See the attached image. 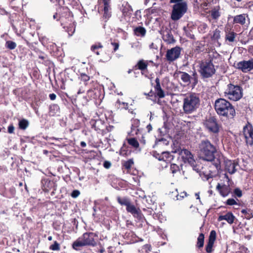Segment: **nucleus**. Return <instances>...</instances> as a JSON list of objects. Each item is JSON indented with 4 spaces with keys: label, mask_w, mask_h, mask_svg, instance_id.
<instances>
[{
    "label": "nucleus",
    "mask_w": 253,
    "mask_h": 253,
    "mask_svg": "<svg viewBox=\"0 0 253 253\" xmlns=\"http://www.w3.org/2000/svg\"><path fill=\"white\" fill-rule=\"evenodd\" d=\"M198 154L200 158L203 160L212 162V165L218 171L221 168L220 156L216 157L215 146L208 139L203 140L199 144Z\"/></svg>",
    "instance_id": "f257e3e1"
},
{
    "label": "nucleus",
    "mask_w": 253,
    "mask_h": 253,
    "mask_svg": "<svg viewBox=\"0 0 253 253\" xmlns=\"http://www.w3.org/2000/svg\"><path fill=\"white\" fill-rule=\"evenodd\" d=\"M214 109L217 114L227 119H233L236 115L234 107L228 100L218 98L215 101Z\"/></svg>",
    "instance_id": "f03ea898"
},
{
    "label": "nucleus",
    "mask_w": 253,
    "mask_h": 253,
    "mask_svg": "<svg viewBox=\"0 0 253 253\" xmlns=\"http://www.w3.org/2000/svg\"><path fill=\"white\" fill-rule=\"evenodd\" d=\"M198 72L201 78L204 80L211 78L216 72L213 59L210 57L201 60L199 64Z\"/></svg>",
    "instance_id": "7ed1b4c3"
},
{
    "label": "nucleus",
    "mask_w": 253,
    "mask_h": 253,
    "mask_svg": "<svg viewBox=\"0 0 253 253\" xmlns=\"http://www.w3.org/2000/svg\"><path fill=\"white\" fill-rule=\"evenodd\" d=\"M200 104L199 97L195 93H190L183 99V109L186 114L195 111Z\"/></svg>",
    "instance_id": "20e7f679"
},
{
    "label": "nucleus",
    "mask_w": 253,
    "mask_h": 253,
    "mask_svg": "<svg viewBox=\"0 0 253 253\" xmlns=\"http://www.w3.org/2000/svg\"><path fill=\"white\" fill-rule=\"evenodd\" d=\"M53 18L56 21H60L62 25H65L73 20V15L69 8L59 5L56 12L53 15Z\"/></svg>",
    "instance_id": "39448f33"
},
{
    "label": "nucleus",
    "mask_w": 253,
    "mask_h": 253,
    "mask_svg": "<svg viewBox=\"0 0 253 253\" xmlns=\"http://www.w3.org/2000/svg\"><path fill=\"white\" fill-rule=\"evenodd\" d=\"M224 94L229 100L237 101L243 97V89L240 85L229 84L227 86Z\"/></svg>",
    "instance_id": "423d86ee"
},
{
    "label": "nucleus",
    "mask_w": 253,
    "mask_h": 253,
    "mask_svg": "<svg viewBox=\"0 0 253 253\" xmlns=\"http://www.w3.org/2000/svg\"><path fill=\"white\" fill-rule=\"evenodd\" d=\"M203 125L209 132L216 135L219 133L221 128V125L215 116H210L206 118Z\"/></svg>",
    "instance_id": "0eeeda50"
},
{
    "label": "nucleus",
    "mask_w": 253,
    "mask_h": 253,
    "mask_svg": "<svg viewBox=\"0 0 253 253\" xmlns=\"http://www.w3.org/2000/svg\"><path fill=\"white\" fill-rule=\"evenodd\" d=\"M111 0H98V12L102 15V18L106 22L112 16Z\"/></svg>",
    "instance_id": "6e6552de"
},
{
    "label": "nucleus",
    "mask_w": 253,
    "mask_h": 253,
    "mask_svg": "<svg viewBox=\"0 0 253 253\" xmlns=\"http://www.w3.org/2000/svg\"><path fill=\"white\" fill-rule=\"evenodd\" d=\"M187 2L173 4L172 7L171 19L173 21L179 20L187 12Z\"/></svg>",
    "instance_id": "1a4fd4ad"
},
{
    "label": "nucleus",
    "mask_w": 253,
    "mask_h": 253,
    "mask_svg": "<svg viewBox=\"0 0 253 253\" xmlns=\"http://www.w3.org/2000/svg\"><path fill=\"white\" fill-rule=\"evenodd\" d=\"M178 74H180V79L182 81L187 85L191 84L193 87H195L198 83V76L195 70L192 72V76L187 73L178 71Z\"/></svg>",
    "instance_id": "9d476101"
},
{
    "label": "nucleus",
    "mask_w": 253,
    "mask_h": 253,
    "mask_svg": "<svg viewBox=\"0 0 253 253\" xmlns=\"http://www.w3.org/2000/svg\"><path fill=\"white\" fill-rule=\"evenodd\" d=\"M243 133L248 146H253V126L249 123L243 127Z\"/></svg>",
    "instance_id": "9b49d317"
},
{
    "label": "nucleus",
    "mask_w": 253,
    "mask_h": 253,
    "mask_svg": "<svg viewBox=\"0 0 253 253\" xmlns=\"http://www.w3.org/2000/svg\"><path fill=\"white\" fill-rule=\"evenodd\" d=\"M182 158L184 163H188L194 170L198 171L199 169L197 168L196 162L194 159L193 155L190 151L187 149H183L181 151Z\"/></svg>",
    "instance_id": "f8f14e48"
},
{
    "label": "nucleus",
    "mask_w": 253,
    "mask_h": 253,
    "mask_svg": "<svg viewBox=\"0 0 253 253\" xmlns=\"http://www.w3.org/2000/svg\"><path fill=\"white\" fill-rule=\"evenodd\" d=\"M92 126L94 128V129L97 132V133H100L102 135L111 131L114 128V126H105L104 123L101 120L96 121Z\"/></svg>",
    "instance_id": "ddd939ff"
},
{
    "label": "nucleus",
    "mask_w": 253,
    "mask_h": 253,
    "mask_svg": "<svg viewBox=\"0 0 253 253\" xmlns=\"http://www.w3.org/2000/svg\"><path fill=\"white\" fill-rule=\"evenodd\" d=\"M182 48L176 46L167 51L166 58L168 61L171 62L177 59L181 54Z\"/></svg>",
    "instance_id": "4468645a"
},
{
    "label": "nucleus",
    "mask_w": 253,
    "mask_h": 253,
    "mask_svg": "<svg viewBox=\"0 0 253 253\" xmlns=\"http://www.w3.org/2000/svg\"><path fill=\"white\" fill-rule=\"evenodd\" d=\"M97 237V235L93 232H85L80 237L86 246L94 247L97 245L95 240Z\"/></svg>",
    "instance_id": "2eb2a0df"
},
{
    "label": "nucleus",
    "mask_w": 253,
    "mask_h": 253,
    "mask_svg": "<svg viewBox=\"0 0 253 253\" xmlns=\"http://www.w3.org/2000/svg\"><path fill=\"white\" fill-rule=\"evenodd\" d=\"M236 68L245 73L250 72L253 70V58L238 62Z\"/></svg>",
    "instance_id": "dca6fc26"
},
{
    "label": "nucleus",
    "mask_w": 253,
    "mask_h": 253,
    "mask_svg": "<svg viewBox=\"0 0 253 253\" xmlns=\"http://www.w3.org/2000/svg\"><path fill=\"white\" fill-rule=\"evenodd\" d=\"M149 63H153V62L152 60L140 59L138 61L134 66H133V69L139 70L141 71V74L142 75H145V73L148 72L147 68Z\"/></svg>",
    "instance_id": "f3484780"
},
{
    "label": "nucleus",
    "mask_w": 253,
    "mask_h": 253,
    "mask_svg": "<svg viewBox=\"0 0 253 253\" xmlns=\"http://www.w3.org/2000/svg\"><path fill=\"white\" fill-rule=\"evenodd\" d=\"M42 190L45 192H48L52 189V193H54V191L56 190L57 185L52 180L44 178L42 180Z\"/></svg>",
    "instance_id": "a211bd4d"
},
{
    "label": "nucleus",
    "mask_w": 253,
    "mask_h": 253,
    "mask_svg": "<svg viewBox=\"0 0 253 253\" xmlns=\"http://www.w3.org/2000/svg\"><path fill=\"white\" fill-rule=\"evenodd\" d=\"M126 211L127 212L131 213L134 218H137L138 220H141L143 218V215L140 209L136 208L131 203L126 207Z\"/></svg>",
    "instance_id": "6ab92c4d"
},
{
    "label": "nucleus",
    "mask_w": 253,
    "mask_h": 253,
    "mask_svg": "<svg viewBox=\"0 0 253 253\" xmlns=\"http://www.w3.org/2000/svg\"><path fill=\"white\" fill-rule=\"evenodd\" d=\"M216 238V233L214 230L210 232L208 242L206 246L205 250L207 253H211L213 251V247Z\"/></svg>",
    "instance_id": "aec40b11"
},
{
    "label": "nucleus",
    "mask_w": 253,
    "mask_h": 253,
    "mask_svg": "<svg viewBox=\"0 0 253 253\" xmlns=\"http://www.w3.org/2000/svg\"><path fill=\"white\" fill-rule=\"evenodd\" d=\"M162 38L163 40L168 44L174 43L175 40L171 33V30L167 28L162 31Z\"/></svg>",
    "instance_id": "412c9836"
},
{
    "label": "nucleus",
    "mask_w": 253,
    "mask_h": 253,
    "mask_svg": "<svg viewBox=\"0 0 253 253\" xmlns=\"http://www.w3.org/2000/svg\"><path fill=\"white\" fill-rule=\"evenodd\" d=\"M80 78L85 86H88V87L91 85L95 86L97 85V82L92 80L93 77L89 76L85 73H81Z\"/></svg>",
    "instance_id": "4be33fe9"
},
{
    "label": "nucleus",
    "mask_w": 253,
    "mask_h": 253,
    "mask_svg": "<svg viewBox=\"0 0 253 253\" xmlns=\"http://www.w3.org/2000/svg\"><path fill=\"white\" fill-rule=\"evenodd\" d=\"M216 190L219 192L220 195L223 197L227 196L231 192V188L229 185L225 184H220L217 183L216 186Z\"/></svg>",
    "instance_id": "5701e85b"
},
{
    "label": "nucleus",
    "mask_w": 253,
    "mask_h": 253,
    "mask_svg": "<svg viewBox=\"0 0 253 253\" xmlns=\"http://www.w3.org/2000/svg\"><path fill=\"white\" fill-rule=\"evenodd\" d=\"M121 10L122 12L123 15L125 17L130 18L132 12V8L130 5L126 1L124 2L122 6L121 7Z\"/></svg>",
    "instance_id": "b1692460"
},
{
    "label": "nucleus",
    "mask_w": 253,
    "mask_h": 253,
    "mask_svg": "<svg viewBox=\"0 0 253 253\" xmlns=\"http://www.w3.org/2000/svg\"><path fill=\"white\" fill-rule=\"evenodd\" d=\"M155 82L156 84L154 85L156 96H158L159 98H163L165 96V93L164 90L162 88L160 84V80L159 77H157Z\"/></svg>",
    "instance_id": "393cba45"
},
{
    "label": "nucleus",
    "mask_w": 253,
    "mask_h": 253,
    "mask_svg": "<svg viewBox=\"0 0 253 253\" xmlns=\"http://www.w3.org/2000/svg\"><path fill=\"white\" fill-rule=\"evenodd\" d=\"M42 42L44 46L46 47L48 49L50 50L51 53L53 52L54 55L55 49H57L55 43L49 41V40L45 37L42 38Z\"/></svg>",
    "instance_id": "a878e982"
},
{
    "label": "nucleus",
    "mask_w": 253,
    "mask_h": 253,
    "mask_svg": "<svg viewBox=\"0 0 253 253\" xmlns=\"http://www.w3.org/2000/svg\"><path fill=\"white\" fill-rule=\"evenodd\" d=\"M224 164L225 170L230 174H233L236 172V169L235 168L237 164L231 160H226L224 161Z\"/></svg>",
    "instance_id": "bb28decb"
},
{
    "label": "nucleus",
    "mask_w": 253,
    "mask_h": 253,
    "mask_svg": "<svg viewBox=\"0 0 253 253\" xmlns=\"http://www.w3.org/2000/svg\"><path fill=\"white\" fill-rule=\"evenodd\" d=\"M225 41L230 42H233L235 41V38L237 36V34L232 31L230 28L226 27L225 29Z\"/></svg>",
    "instance_id": "cd10ccee"
},
{
    "label": "nucleus",
    "mask_w": 253,
    "mask_h": 253,
    "mask_svg": "<svg viewBox=\"0 0 253 253\" xmlns=\"http://www.w3.org/2000/svg\"><path fill=\"white\" fill-rule=\"evenodd\" d=\"M235 216L233 215L232 212L229 211L226 213L225 215H219L217 218L218 221L221 220H226L229 224H231L234 222Z\"/></svg>",
    "instance_id": "c85d7f7f"
},
{
    "label": "nucleus",
    "mask_w": 253,
    "mask_h": 253,
    "mask_svg": "<svg viewBox=\"0 0 253 253\" xmlns=\"http://www.w3.org/2000/svg\"><path fill=\"white\" fill-rule=\"evenodd\" d=\"M103 45L100 42H96L90 47V50L97 55H100L102 52Z\"/></svg>",
    "instance_id": "c756f323"
},
{
    "label": "nucleus",
    "mask_w": 253,
    "mask_h": 253,
    "mask_svg": "<svg viewBox=\"0 0 253 253\" xmlns=\"http://www.w3.org/2000/svg\"><path fill=\"white\" fill-rule=\"evenodd\" d=\"M88 87V89L87 91L86 97L90 100L96 99L98 97V90L95 88V86H92V85Z\"/></svg>",
    "instance_id": "7c9ffc66"
},
{
    "label": "nucleus",
    "mask_w": 253,
    "mask_h": 253,
    "mask_svg": "<svg viewBox=\"0 0 253 253\" xmlns=\"http://www.w3.org/2000/svg\"><path fill=\"white\" fill-rule=\"evenodd\" d=\"M248 15L244 13L235 16L233 18V23L244 25L246 23V19Z\"/></svg>",
    "instance_id": "2f4dec72"
},
{
    "label": "nucleus",
    "mask_w": 253,
    "mask_h": 253,
    "mask_svg": "<svg viewBox=\"0 0 253 253\" xmlns=\"http://www.w3.org/2000/svg\"><path fill=\"white\" fill-rule=\"evenodd\" d=\"M140 121L137 119H132L131 120V132L137 135L139 131V126Z\"/></svg>",
    "instance_id": "473e14b6"
},
{
    "label": "nucleus",
    "mask_w": 253,
    "mask_h": 253,
    "mask_svg": "<svg viewBox=\"0 0 253 253\" xmlns=\"http://www.w3.org/2000/svg\"><path fill=\"white\" fill-rule=\"evenodd\" d=\"M23 0H9V5L15 11H18L23 7Z\"/></svg>",
    "instance_id": "72a5a7b5"
},
{
    "label": "nucleus",
    "mask_w": 253,
    "mask_h": 253,
    "mask_svg": "<svg viewBox=\"0 0 253 253\" xmlns=\"http://www.w3.org/2000/svg\"><path fill=\"white\" fill-rule=\"evenodd\" d=\"M220 6L218 5L214 7L209 11V13L212 19L217 20L220 16Z\"/></svg>",
    "instance_id": "f704fd0d"
},
{
    "label": "nucleus",
    "mask_w": 253,
    "mask_h": 253,
    "mask_svg": "<svg viewBox=\"0 0 253 253\" xmlns=\"http://www.w3.org/2000/svg\"><path fill=\"white\" fill-rule=\"evenodd\" d=\"M84 246H86L83 240L80 237L78 239L73 242L72 244V248L76 251H80L82 249V248Z\"/></svg>",
    "instance_id": "c9c22d12"
},
{
    "label": "nucleus",
    "mask_w": 253,
    "mask_h": 253,
    "mask_svg": "<svg viewBox=\"0 0 253 253\" xmlns=\"http://www.w3.org/2000/svg\"><path fill=\"white\" fill-rule=\"evenodd\" d=\"M60 112V107L56 104H53L49 106V115L50 116H55L57 113Z\"/></svg>",
    "instance_id": "e433bc0d"
},
{
    "label": "nucleus",
    "mask_w": 253,
    "mask_h": 253,
    "mask_svg": "<svg viewBox=\"0 0 253 253\" xmlns=\"http://www.w3.org/2000/svg\"><path fill=\"white\" fill-rule=\"evenodd\" d=\"M118 203L121 206L127 207L131 202L130 200L126 197L118 196L117 197Z\"/></svg>",
    "instance_id": "4c0bfd02"
},
{
    "label": "nucleus",
    "mask_w": 253,
    "mask_h": 253,
    "mask_svg": "<svg viewBox=\"0 0 253 253\" xmlns=\"http://www.w3.org/2000/svg\"><path fill=\"white\" fill-rule=\"evenodd\" d=\"M133 32L135 36L143 37L145 36L146 33V30L143 27L139 26L135 27L133 29Z\"/></svg>",
    "instance_id": "58836bf2"
},
{
    "label": "nucleus",
    "mask_w": 253,
    "mask_h": 253,
    "mask_svg": "<svg viewBox=\"0 0 253 253\" xmlns=\"http://www.w3.org/2000/svg\"><path fill=\"white\" fill-rule=\"evenodd\" d=\"M134 165L133 159H130L127 161H124L122 163V167L123 169H125L127 170V172H129L132 167V166Z\"/></svg>",
    "instance_id": "ea45409f"
},
{
    "label": "nucleus",
    "mask_w": 253,
    "mask_h": 253,
    "mask_svg": "<svg viewBox=\"0 0 253 253\" xmlns=\"http://www.w3.org/2000/svg\"><path fill=\"white\" fill-rule=\"evenodd\" d=\"M241 212L243 215L242 216L247 219H250L253 217L252 210L250 209H243Z\"/></svg>",
    "instance_id": "a19ab883"
},
{
    "label": "nucleus",
    "mask_w": 253,
    "mask_h": 253,
    "mask_svg": "<svg viewBox=\"0 0 253 253\" xmlns=\"http://www.w3.org/2000/svg\"><path fill=\"white\" fill-rule=\"evenodd\" d=\"M173 159V156L169 152L164 151L161 153V159L160 161H170Z\"/></svg>",
    "instance_id": "79ce46f5"
},
{
    "label": "nucleus",
    "mask_w": 253,
    "mask_h": 253,
    "mask_svg": "<svg viewBox=\"0 0 253 253\" xmlns=\"http://www.w3.org/2000/svg\"><path fill=\"white\" fill-rule=\"evenodd\" d=\"M131 153V151L128 149L125 144H124L120 150V155L124 157H126L130 155Z\"/></svg>",
    "instance_id": "37998d69"
},
{
    "label": "nucleus",
    "mask_w": 253,
    "mask_h": 253,
    "mask_svg": "<svg viewBox=\"0 0 253 253\" xmlns=\"http://www.w3.org/2000/svg\"><path fill=\"white\" fill-rule=\"evenodd\" d=\"M205 236L202 233H200L197 238L196 247L201 249L203 247L204 245Z\"/></svg>",
    "instance_id": "c03bdc74"
},
{
    "label": "nucleus",
    "mask_w": 253,
    "mask_h": 253,
    "mask_svg": "<svg viewBox=\"0 0 253 253\" xmlns=\"http://www.w3.org/2000/svg\"><path fill=\"white\" fill-rule=\"evenodd\" d=\"M115 106L119 109L127 110L128 104L126 102H122L120 99H118L116 102Z\"/></svg>",
    "instance_id": "a18cd8bd"
},
{
    "label": "nucleus",
    "mask_w": 253,
    "mask_h": 253,
    "mask_svg": "<svg viewBox=\"0 0 253 253\" xmlns=\"http://www.w3.org/2000/svg\"><path fill=\"white\" fill-rule=\"evenodd\" d=\"M29 125V121L25 119L19 120L18 123L19 128L22 130L26 129Z\"/></svg>",
    "instance_id": "49530a36"
},
{
    "label": "nucleus",
    "mask_w": 253,
    "mask_h": 253,
    "mask_svg": "<svg viewBox=\"0 0 253 253\" xmlns=\"http://www.w3.org/2000/svg\"><path fill=\"white\" fill-rule=\"evenodd\" d=\"M126 140L128 144L132 147L137 149L139 147V142L135 138H127Z\"/></svg>",
    "instance_id": "de8ad7c7"
},
{
    "label": "nucleus",
    "mask_w": 253,
    "mask_h": 253,
    "mask_svg": "<svg viewBox=\"0 0 253 253\" xmlns=\"http://www.w3.org/2000/svg\"><path fill=\"white\" fill-rule=\"evenodd\" d=\"M75 76L74 72L72 71H65L64 72V77L66 81H73L74 77Z\"/></svg>",
    "instance_id": "09e8293b"
},
{
    "label": "nucleus",
    "mask_w": 253,
    "mask_h": 253,
    "mask_svg": "<svg viewBox=\"0 0 253 253\" xmlns=\"http://www.w3.org/2000/svg\"><path fill=\"white\" fill-rule=\"evenodd\" d=\"M220 38V31L218 29H216L213 32V35L211 37L212 41H218Z\"/></svg>",
    "instance_id": "8fccbe9b"
},
{
    "label": "nucleus",
    "mask_w": 253,
    "mask_h": 253,
    "mask_svg": "<svg viewBox=\"0 0 253 253\" xmlns=\"http://www.w3.org/2000/svg\"><path fill=\"white\" fill-rule=\"evenodd\" d=\"M242 195V191L239 188H235L232 192V196L235 198H241Z\"/></svg>",
    "instance_id": "3c124183"
},
{
    "label": "nucleus",
    "mask_w": 253,
    "mask_h": 253,
    "mask_svg": "<svg viewBox=\"0 0 253 253\" xmlns=\"http://www.w3.org/2000/svg\"><path fill=\"white\" fill-rule=\"evenodd\" d=\"M16 45V43L12 41H7L5 42V47L10 50L15 49Z\"/></svg>",
    "instance_id": "603ef678"
},
{
    "label": "nucleus",
    "mask_w": 253,
    "mask_h": 253,
    "mask_svg": "<svg viewBox=\"0 0 253 253\" xmlns=\"http://www.w3.org/2000/svg\"><path fill=\"white\" fill-rule=\"evenodd\" d=\"M49 249L52 251H58L60 250V244L56 241H55L53 244L50 246Z\"/></svg>",
    "instance_id": "864d4df0"
},
{
    "label": "nucleus",
    "mask_w": 253,
    "mask_h": 253,
    "mask_svg": "<svg viewBox=\"0 0 253 253\" xmlns=\"http://www.w3.org/2000/svg\"><path fill=\"white\" fill-rule=\"evenodd\" d=\"M170 170L174 174L180 170L179 166L175 164H171L170 167Z\"/></svg>",
    "instance_id": "5fc2aeb1"
},
{
    "label": "nucleus",
    "mask_w": 253,
    "mask_h": 253,
    "mask_svg": "<svg viewBox=\"0 0 253 253\" xmlns=\"http://www.w3.org/2000/svg\"><path fill=\"white\" fill-rule=\"evenodd\" d=\"M203 173L204 177L207 180L210 178H212L214 176L211 170H209L208 172L207 171H203Z\"/></svg>",
    "instance_id": "6e6d98bb"
},
{
    "label": "nucleus",
    "mask_w": 253,
    "mask_h": 253,
    "mask_svg": "<svg viewBox=\"0 0 253 253\" xmlns=\"http://www.w3.org/2000/svg\"><path fill=\"white\" fill-rule=\"evenodd\" d=\"M226 204L229 206H233L237 205L238 203L234 199L229 198L227 199V201H226Z\"/></svg>",
    "instance_id": "4d7b16f0"
},
{
    "label": "nucleus",
    "mask_w": 253,
    "mask_h": 253,
    "mask_svg": "<svg viewBox=\"0 0 253 253\" xmlns=\"http://www.w3.org/2000/svg\"><path fill=\"white\" fill-rule=\"evenodd\" d=\"M111 44L113 46V51L116 52L119 49L120 46L119 42H111Z\"/></svg>",
    "instance_id": "13d9d810"
},
{
    "label": "nucleus",
    "mask_w": 253,
    "mask_h": 253,
    "mask_svg": "<svg viewBox=\"0 0 253 253\" xmlns=\"http://www.w3.org/2000/svg\"><path fill=\"white\" fill-rule=\"evenodd\" d=\"M80 195V192L78 190H74L71 193V196L73 198H77Z\"/></svg>",
    "instance_id": "bf43d9fd"
},
{
    "label": "nucleus",
    "mask_w": 253,
    "mask_h": 253,
    "mask_svg": "<svg viewBox=\"0 0 253 253\" xmlns=\"http://www.w3.org/2000/svg\"><path fill=\"white\" fill-rule=\"evenodd\" d=\"M135 17L137 19L139 20L141 19V11L139 10H137L135 11L134 14Z\"/></svg>",
    "instance_id": "052dcab7"
},
{
    "label": "nucleus",
    "mask_w": 253,
    "mask_h": 253,
    "mask_svg": "<svg viewBox=\"0 0 253 253\" xmlns=\"http://www.w3.org/2000/svg\"><path fill=\"white\" fill-rule=\"evenodd\" d=\"M186 2V1H184V0H170V3H173V4L176 3H184Z\"/></svg>",
    "instance_id": "680f3d73"
},
{
    "label": "nucleus",
    "mask_w": 253,
    "mask_h": 253,
    "mask_svg": "<svg viewBox=\"0 0 253 253\" xmlns=\"http://www.w3.org/2000/svg\"><path fill=\"white\" fill-rule=\"evenodd\" d=\"M153 155L156 158L158 159L159 161L160 159H161V154L158 153L157 151H153Z\"/></svg>",
    "instance_id": "e2e57ef3"
},
{
    "label": "nucleus",
    "mask_w": 253,
    "mask_h": 253,
    "mask_svg": "<svg viewBox=\"0 0 253 253\" xmlns=\"http://www.w3.org/2000/svg\"><path fill=\"white\" fill-rule=\"evenodd\" d=\"M14 127L13 125H10L8 127V132L13 133L14 132Z\"/></svg>",
    "instance_id": "0e129e2a"
},
{
    "label": "nucleus",
    "mask_w": 253,
    "mask_h": 253,
    "mask_svg": "<svg viewBox=\"0 0 253 253\" xmlns=\"http://www.w3.org/2000/svg\"><path fill=\"white\" fill-rule=\"evenodd\" d=\"M111 166V164L110 162L106 161L103 163V166L106 169H109Z\"/></svg>",
    "instance_id": "69168bd1"
},
{
    "label": "nucleus",
    "mask_w": 253,
    "mask_h": 253,
    "mask_svg": "<svg viewBox=\"0 0 253 253\" xmlns=\"http://www.w3.org/2000/svg\"><path fill=\"white\" fill-rule=\"evenodd\" d=\"M49 98L51 100H54L56 98V95L55 93H51L49 95Z\"/></svg>",
    "instance_id": "338daca9"
},
{
    "label": "nucleus",
    "mask_w": 253,
    "mask_h": 253,
    "mask_svg": "<svg viewBox=\"0 0 253 253\" xmlns=\"http://www.w3.org/2000/svg\"><path fill=\"white\" fill-rule=\"evenodd\" d=\"M126 226L127 228H131V226H133L132 222L129 220H127L126 221Z\"/></svg>",
    "instance_id": "774afa93"
}]
</instances>
